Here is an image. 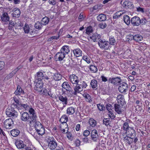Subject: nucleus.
Wrapping results in <instances>:
<instances>
[{
    "label": "nucleus",
    "instance_id": "nucleus-1",
    "mask_svg": "<svg viewBox=\"0 0 150 150\" xmlns=\"http://www.w3.org/2000/svg\"><path fill=\"white\" fill-rule=\"evenodd\" d=\"M17 112L14 108L11 107H8L6 110V114L9 117H12V118L17 117Z\"/></svg>",
    "mask_w": 150,
    "mask_h": 150
},
{
    "label": "nucleus",
    "instance_id": "nucleus-2",
    "mask_svg": "<svg viewBox=\"0 0 150 150\" xmlns=\"http://www.w3.org/2000/svg\"><path fill=\"white\" fill-rule=\"evenodd\" d=\"M98 44L100 48L105 50H108L109 48L108 42L105 40H100Z\"/></svg>",
    "mask_w": 150,
    "mask_h": 150
},
{
    "label": "nucleus",
    "instance_id": "nucleus-3",
    "mask_svg": "<svg viewBox=\"0 0 150 150\" xmlns=\"http://www.w3.org/2000/svg\"><path fill=\"white\" fill-rule=\"evenodd\" d=\"M35 90L39 92H42V90H40L43 87V83L42 81L35 80Z\"/></svg>",
    "mask_w": 150,
    "mask_h": 150
},
{
    "label": "nucleus",
    "instance_id": "nucleus-4",
    "mask_svg": "<svg viewBox=\"0 0 150 150\" xmlns=\"http://www.w3.org/2000/svg\"><path fill=\"white\" fill-rule=\"evenodd\" d=\"M128 89V84L125 82L121 83L118 88L119 91L122 93H125L127 92Z\"/></svg>",
    "mask_w": 150,
    "mask_h": 150
},
{
    "label": "nucleus",
    "instance_id": "nucleus-5",
    "mask_svg": "<svg viewBox=\"0 0 150 150\" xmlns=\"http://www.w3.org/2000/svg\"><path fill=\"white\" fill-rule=\"evenodd\" d=\"M29 112L30 113V120L28 121H29L30 123L31 124L32 122H34L36 121V119H37V117L35 113V110L33 108H30Z\"/></svg>",
    "mask_w": 150,
    "mask_h": 150
},
{
    "label": "nucleus",
    "instance_id": "nucleus-6",
    "mask_svg": "<svg viewBox=\"0 0 150 150\" xmlns=\"http://www.w3.org/2000/svg\"><path fill=\"white\" fill-rule=\"evenodd\" d=\"M122 81V80L119 77H111L109 78L108 82L109 83L113 84L114 85H118Z\"/></svg>",
    "mask_w": 150,
    "mask_h": 150
},
{
    "label": "nucleus",
    "instance_id": "nucleus-7",
    "mask_svg": "<svg viewBox=\"0 0 150 150\" xmlns=\"http://www.w3.org/2000/svg\"><path fill=\"white\" fill-rule=\"evenodd\" d=\"M48 146L51 150H54L57 146V144L54 138H51L50 141H48Z\"/></svg>",
    "mask_w": 150,
    "mask_h": 150
},
{
    "label": "nucleus",
    "instance_id": "nucleus-8",
    "mask_svg": "<svg viewBox=\"0 0 150 150\" xmlns=\"http://www.w3.org/2000/svg\"><path fill=\"white\" fill-rule=\"evenodd\" d=\"M91 134L92 139L94 142H97L99 137L98 131L93 129L92 130Z\"/></svg>",
    "mask_w": 150,
    "mask_h": 150
},
{
    "label": "nucleus",
    "instance_id": "nucleus-9",
    "mask_svg": "<svg viewBox=\"0 0 150 150\" xmlns=\"http://www.w3.org/2000/svg\"><path fill=\"white\" fill-rule=\"evenodd\" d=\"M62 87L67 91L69 93L71 94V93L73 92V90L68 82L65 81L63 82L62 84Z\"/></svg>",
    "mask_w": 150,
    "mask_h": 150
},
{
    "label": "nucleus",
    "instance_id": "nucleus-10",
    "mask_svg": "<svg viewBox=\"0 0 150 150\" xmlns=\"http://www.w3.org/2000/svg\"><path fill=\"white\" fill-rule=\"evenodd\" d=\"M125 133L126 134V136H127V137H133L136 136V133L135 130L132 127L129 128V129Z\"/></svg>",
    "mask_w": 150,
    "mask_h": 150
},
{
    "label": "nucleus",
    "instance_id": "nucleus-11",
    "mask_svg": "<svg viewBox=\"0 0 150 150\" xmlns=\"http://www.w3.org/2000/svg\"><path fill=\"white\" fill-rule=\"evenodd\" d=\"M4 126L5 127L8 129L11 128V126L13 125V121L11 118L6 119L4 122Z\"/></svg>",
    "mask_w": 150,
    "mask_h": 150
},
{
    "label": "nucleus",
    "instance_id": "nucleus-12",
    "mask_svg": "<svg viewBox=\"0 0 150 150\" xmlns=\"http://www.w3.org/2000/svg\"><path fill=\"white\" fill-rule=\"evenodd\" d=\"M140 18L138 16H134L131 20V22L133 26H138L140 24Z\"/></svg>",
    "mask_w": 150,
    "mask_h": 150
},
{
    "label": "nucleus",
    "instance_id": "nucleus-13",
    "mask_svg": "<svg viewBox=\"0 0 150 150\" xmlns=\"http://www.w3.org/2000/svg\"><path fill=\"white\" fill-rule=\"evenodd\" d=\"M76 85L74 88V91L73 90V92L71 94H73L74 95H76L77 93H80L82 91L83 89L81 88L79 84H76Z\"/></svg>",
    "mask_w": 150,
    "mask_h": 150
},
{
    "label": "nucleus",
    "instance_id": "nucleus-14",
    "mask_svg": "<svg viewBox=\"0 0 150 150\" xmlns=\"http://www.w3.org/2000/svg\"><path fill=\"white\" fill-rule=\"evenodd\" d=\"M65 56L64 53H63L61 51L57 52L55 55V58L56 60L59 61H61L64 58Z\"/></svg>",
    "mask_w": 150,
    "mask_h": 150
},
{
    "label": "nucleus",
    "instance_id": "nucleus-15",
    "mask_svg": "<svg viewBox=\"0 0 150 150\" xmlns=\"http://www.w3.org/2000/svg\"><path fill=\"white\" fill-rule=\"evenodd\" d=\"M15 144L18 149H23L26 146V145L24 144L23 141L20 140H17L16 141Z\"/></svg>",
    "mask_w": 150,
    "mask_h": 150
},
{
    "label": "nucleus",
    "instance_id": "nucleus-16",
    "mask_svg": "<svg viewBox=\"0 0 150 150\" xmlns=\"http://www.w3.org/2000/svg\"><path fill=\"white\" fill-rule=\"evenodd\" d=\"M117 98L119 104L122 106L125 104L124 96L123 95H119L117 96Z\"/></svg>",
    "mask_w": 150,
    "mask_h": 150
},
{
    "label": "nucleus",
    "instance_id": "nucleus-17",
    "mask_svg": "<svg viewBox=\"0 0 150 150\" xmlns=\"http://www.w3.org/2000/svg\"><path fill=\"white\" fill-rule=\"evenodd\" d=\"M69 79L70 81L73 84H77L79 82L78 77L74 74L70 75Z\"/></svg>",
    "mask_w": 150,
    "mask_h": 150
},
{
    "label": "nucleus",
    "instance_id": "nucleus-18",
    "mask_svg": "<svg viewBox=\"0 0 150 150\" xmlns=\"http://www.w3.org/2000/svg\"><path fill=\"white\" fill-rule=\"evenodd\" d=\"M123 6L126 8H132L134 7V5L130 1H126L124 2Z\"/></svg>",
    "mask_w": 150,
    "mask_h": 150
},
{
    "label": "nucleus",
    "instance_id": "nucleus-19",
    "mask_svg": "<svg viewBox=\"0 0 150 150\" xmlns=\"http://www.w3.org/2000/svg\"><path fill=\"white\" fill-rule=\"evenodd\" d=\"M130 37H131V39L132 38L134 40L137 42L140 41L143 39L142 36L139 34L136 35L134 36L130 35Z\"/></svg>",
    "mask_w": 150,
    "mask_h": 150
},
{
    "label": "nucleus",
    "instance_id": "nucleus-20",
    "mask_svg": "<svg viewBox=\"0 0 150 150\" xmlns=\"http://www.w3.org/2000/svg\"><path fill=\"white\" fill-rule=\"evenodd\" d=\"M1 19L2 21L7 22L9 21L10 17L7 13L4 12L1 16Z\"/></svg>",
    "mask_w": 150,
    "mask_h": 150
},
{
    "label": "nucleus",
    "instance_id": "nucleus-21",
    "mask_svg": "<svg viewBox=\"0 0 150 150\" xmlns=\"http://www.w3.org/2000/svg\"><path fill=\"white\" fill-rule=\"evenodd\" d=\"M30 116L29 115V114L27 112H24L21 115V120L24 121H26L28 120V119L30 120Z\"/></svg>",
    "mask_w": 150,
    "mask_h": 150
},
{
    "label": "nucleus",
    "instance_id": "nucleus-22",
    "mask_svg": "<svg viewBox=\"0 0 150 150\" xmlns=\"http://www.w3.org/2000/svg\"><path fill=\"white\" fill-rule=\"evenodd\" d=\"M13 12L12 14L13 17H19L21 14V11L18 8H14L13 10Z\"/></svg>",
    "mask_w": 150,
    "mask_h": 150
},
{
    "label": "nucleus",
    "instance_id": "nucleus-23",
    "mask_svg": "<svg viewBox=\"0 0 150 150\" xmlns=\"http://www.w3.org/2000/svg\"><path fill=\"white\" fill-rule=\"evenodd\" d=\"M59 100L61 101L63 104L66 105L67 104V98L66 96H63L61 95L58 96Z\"/></svg>",
    "mask_w": 150,
    "mask_h": 150
},
{
    "label": "nucleus",
    "instance_id": "nucleus-24",
    "mask_svg": "<svg viewBox=\"0 0 150 150\" xmlns=\"http://www.w3.org/2000/svg\"><path fill=\"white\" fill-rule=\"evenodd\" d=\"M44 75L43 73L41 72H38L36 74L35 80L42 81Z\"/></svg>",
    "mask_w": 150,
    "mask_h": 150
},
{
    "label": "nucleus",
    "instance_id": "nucleus-25",
    "mask_svg": "<svg viewBox=\"0 0 150 150\" xmlns=\"http://www.w3.org/2000/svg\"><path fill=\"white\" fill-rule=\"evenodd\" d=\"M122 106H121L119 104H114L115 109V111L118 114H121L122 113Z\"/></svg>",
    "mask_w": 150,
    "mask_h": 150
},
{
    "label": "nucleus",
    "instance_id": "nucleus-26",
    "mask_svg": "<svg viewBox=\"0 0 150 150\" xmlns=\"http://www.w3.org/2000/svg\"><path fill=\"white\" fill-rule=\"evenodd\" d=\"M37 119H36V121L34 122H32L33 123H34V127L36 130H38L43 127L39 121H37Z\"/></svg>",
    "mask_w": 150,
    "mask_h": 150
},
{
    "label": "nucleus",
    "instance_id": "nucleus-27",
    "mask_svg": "<svg viewBox=\"0 0 150 150\" xmlns=\"http://www.w3.org/2000/svg\"><path fill=\"white\" fill-rule=\"evenodd\" d=\"M68 120V117L67 116L64 115L62 116L59 120V121L61 122L62 124H65L66 126H67V122Z\"/></svg>",
    "mask_w": 150,
    "mask_h": 150
},
{
    "label": "nucleus",
    "instance_id": "nucleus-28",
    "mask_svg": "<svg viewBox=\"0 0 150 150\" xmlns=\"http://www.w3.org/2000/svg\"><path fill=\"white\" fill-rule=\"evenodd\" d=\"M60 51H61L63 53H64L65 54H67L70 52V50L68 46L65 45L62 47L60 50Z\"/></svg>",
    "mask_w": 150,
    "mask_h": 150
},
{
    "label": "nucleus",
    "instance_id": "nucleus-29",
    "mask_svg": "<svg viewBox=\"0 0 150 150\" xmlns=\"http://www.w3.org/2000/svg\"><path fill=\"white\" fill-rule=\"evenodd\" d=\"M107 18L105 15L101 13L97 16L98 21H103L106 20Z\"/></svg>",
    "mask_w": 150,
    "mask_h": 150
},
{
    "label": "nucleus",
    "instance_id": "nucleus-30",
    "mask_svg": "<svg viewBox=\"0 0 150 150\" xmlns=\"http://www.w3.org/2000/svg\"><path fill=\"white\" fill-rule=\"evenodd\" d=\"M73 52L74 56L77 57L80 56L82 54V51L79 48H77L73 50Z\"/></svg>",
    "mask_w": 150,
    "mask_h": 150
},
{
    "label": "nucleus",
    "instance_id": "nucleus-31",
    "mask_svg": "<svg viewBox=\"0 0 150 150\" xmlns=\"http://www.w3.org/2000/svg\"><path fill=\"white\" fill-rule=\"evenodd\" d=\"M24 91L22 90L21 87L19 86H18L17 89L14 92L15 94L16 95H20L21 94H24Z\"/></svg>",
    "mask_w": 150,
    "mask_h": 150
},
{
    "label": "nucleus",
    "instance_id": "nucleus-32",
    "mask_svg": "<svg viewBox=\"0 0 150 150\" xmlns=\"http://www.w3.org/2000/svg\"><path fill=\"white\" fill-rule=\"evenodd\" d=\"M53 78L55 81H59L62 79V76L59 73H55L53 76Z\"/></svg>",
    "mask_w": 150,
    "mask_h": 150
},
{
    "label": "nucleus",
    "instance_id": "nucleus-33",
    "mask_svg": "<svg viewBox=\"0 0 150 150\" xmlns=\"http://www.w3.org/2000/svg\"><path fill=\"white\" fill-rule=\"evenodd\" d=\"M124 141L128 143L129 145H130L133 142V137H127V136L125 137L124 138Z\"/></svg>",
    "mask_w": 150,
    "mask_h": 150
},
{
    "label": "nucleus",
    "instance_id": "nucleus-34",
    "mask_svg": "<svg viewBox=\"0 0 150 150\" xmlns=\"http://www.w3.org/2000/svg\"><path fill=\"white\" fill-rule=\"evenodd\" d=\"M101 38V36L97 33L93 34L92 36L90 37L91 39H92L93 42L96 41L97 39L99 40Z\"/></svg>",
    "mask_w": 150,
    "mask_h": 150
},
{
    "label": "nucleus",
    "instance_id": "nucleus-35",
    "mask_svg": "<svg viewBox=\"0 0 150 150\" xmlns=\"http://www.w3.org/2000/svg\"><path fill=\"white\" fill-rule=\"evenodd\" d=\"M83 96L86 99V101L91 103L92 102V99L91 96L86 93H84L83 94Z\"/></svg>",
    "mask_w": 150,
    "mask_h": 150
},
{
    "label": "nucleus",
    "instance_id": "nucleus-36",
    "mask_svg": "<svg viewBox=\"0 0 150 150\" xmlns=\"http://www.w3.org/2000/svg\"><path fill=\"white\" fill-rule=\"evenodd\" d=\"M123 20L125 23L127 25H129L131 22L129 17L127 15H124L123 16Z\"/></svg>",
    "mask_w": 150,
    "mask_h": 150
},
{
    "label": "nucleus",
    "instance_id": "nucleus-37",
    "mask_svg": "<svg viewBox=\"0 0 150 150\" xmlns=\"http://www.w3.org/2000/svg\"><path fill=\"white\" fill-rule=\"evenodd\" d=\"M20 133V131L17 129H14L11 131V135L14 137L17 136Z\"/></svg>",
    "mask_w": 150,
    "mask_h": 150
},
{
    "label": "nucleus",
    "instance_id": "nucleus-38",
    "mask_svg": "<svg viewBox=\"0 0 150 150\" xmlns=\"http://www.w3.org/2000/svg\"><path fill=\"white\" fill-rule=\"evenodd\" d=\"M90 84L93 88H96L97 86V81L95 79H93L91 81Z\"/></svg>",
    "mask_w": 150,
    "mask_h": 150
},
{
    "label": "nucleus",
    "instance_id": "nucleus-39",
    "mask_svg": "<svg viewBox=\"0 0 150 150\" xmlns=\"http://www.w3.org/2000/svg\"><path fill=\"white\" fill-rule=\"evenodd\" d=\"M49 18L48 17H45L42 18L41 21V23H42V24L46 25L49 23Z\"/></svg>",
    "mask_w": 150,
    "mask_h": 150
},
{
    "label": "nucleus",
    "instance_id": "nucleus-40",
    "mask_svg": "<svg viewBox=\"0 0 150 150\" xmlns=\"http://www.w3.org/2000/svg\"><path fill=\"white\" fill-rule=\"evenodd\" d=\"M75 109L72 107H70L67 108V113L69 114H72L75 112Z\"/></svg>",
    "mask_w": 150,
    "mask_h": 150
},
{
    "label": "nucleus",
    "instance_id": "nucleus-41",
    "mask_svg": "<svg viewBox=\"0 0 150 150\" xmlns=\"http://www.w3.org/2000/svg\"><path fill=\"white\" fill-rule=\"evenodd\" d=\"M88 122L90 125L92 127L96 126V121L92 118H91L89 120Z\"/></svg>",
    "mask_w": 150,
    "mask_h": 150
},
{
    "label": "nucleus",
    "instance_id": "nucleus-42",
    "mask_svg": "<svg viewBox=\"0 0 150 150\" xmlns=\"http://www.w3.org/2000/svg\"><path fill=\"white\" fill-rule=\"evenodd\" d=\"M36 131L39 135L41 136L43 135L45 133V128L44 127L39 129L38 130H37Z\"/></svg>",
    "mask_w": 150,
    "mask_h": 150
},
{
    "label": "nucleus",
    "instance_id": "nucleus-43",
    "mask_svg": "<svg viewBox=\"0 0 150 150\" xmlns=\"http://www.w3.org/2000/svg\"><path fill=\"white\" fill-rule=\"evenodd\" d=\"M42 23L39 22H37L35 24L34 26L36 29L40 30L42 27Z\"/></svg>",
    "mask_w": 150,
    "mask_h": 150
},
{
    "label": "nucleus",
    "instance_id": "nucleus-44",
    "mask_svg": "<svg viewBox=\"0 0 150 150\" xmlns=\"http://www.w3.org/2000/svg\"><path fill=\"white\" fill-rule=\"evenodd\" d=\"M90 69L93 73H96L98 71V69L96 67L92 65L90 66Z\"/></svg>",
    "mask_w": 150,
    "mask_h": 150
},
{
    "label": "nucleus",
    "instance_id": "nucleus-45",
    "mask_svg": "<svg viewBox=\"0 0 150 150\" xmlns=\"http://www.w3.org/2000/svg\"><path fill=\"white\" fill-rule=\"evenodd\" d=\"M109 120V118H104L103 120V124L106 126L109 125V124L110 123V121Z\"/></svg>",
    "mask_w": 150,
    "mask_h": 150
},
{
    "label": "nucleus",
    "instance_id": "nucleus-46",
    "mask_svg": "<svg viewBox=\"0 0 150 150\" xmlns=\"http://www.w3.org/2000/svg\"><path fill=\"white\" fill-rule=\"evenodd\" d=\"M123 128V129L126 132L127 130L129 129V128L131 127H129V125L127 122H125L124 123Z\"/></svg>",
    "mask_w": 150,
    "mask_h": 150
},
{
    "label": "nucleus",
    "instance_id": "nucleus-47",
    "mask_svg": "<svg viewBox=\"0 0 150 150\" xmlns=\"http://www.w3.org/2000/svg\"><path fill=\"white\" fill-rule=\"evenodd\" d=\"M97 106L98 109L100 111L104 110L105 109L104 106L103 105L101 104H98Z\"/></svg>",
    "mask_w": 150,
    "mask_h": 150
},
{
    "label": "nucleus",
    "instance_id": "nucleus-48",
    "mask_svg": "<svg viewBox=\"0 0 150 150\" xmlns=\"http://www.w3.org/2000/svg\"><path fill=\"white\" fill-rule=\"evenodd\" d=\"M93 30L92 27L91 26H89L86 29V33L87 34H89L91 33H92Z\"/></svg>",
    "mask_w": 150,
    "mask_h": 150
},
{
    "label": "nucleus",
    "instance_id": "nucleus-49",
    "mask_svg": "<svg viewBox=\"0 0 150 150\" xmlns=\"http://www.w3.org/2000/svg\"><path fill=\"white\" fill-rule=\"evenodd\" d=\"M24 30L25 33H28L29 32L30 28L29 26L27 24H26L24 27Z\"/></svg>",
    "mask_w": 150,
    "mask_h": 150
},
{
    "label": "nucleus",
    "instance_id": "nucleus-50",
    "mask_svg": "<svg viewBox=\"0 0 150 150\" xmlns=\"http://www.w3.org/2000/svg\"><path fill=\"white\" fill-rule=\"evenodd\" d=\"M147 22V20L145 18H142L141 19H140V24H141L142 25H144Z\"/></svg>",
    "mask_w": 150,
    "mask_h": 150
},
{
    "label": "nucleus",
    "instance_id": "nucleus-51",
    "mask_svg": "<svg viewBox=\"0 0 150 150\" xmlns=\"http://www.w3.org/2000/svg\"><path fill=\"white\" fill-rule=\"evenodd\" d=\"M115 41L113 37H110L109 39L110 44L111 45H114Z\"/></svg>",
    "mask_w": 150,
    "mask_h": 150
},
{
    "label": "nucleus",
    "instance_id": "nucleus-52",
    "mask_svg": "<svg viewBox=\"0 0 150 150\" xmlns=\"http://www.w3.org/2000/svg\"><path fill=\"white\" fill-rule=\"evenodd\" d=\"M40 90H42V92H40V93H41L42 94H43L44 95H47L48 94V91L45 89V88H42V89H41Z\"/></svg>",
    "mask_w": 150,
    "mask_h": 150
},
{
    "label": "nucleus",
    "instance_id": "nucleus-53",
    "mask_svg": "<svg viewBox=\"0 0 150 150\" xmlns=\"http://www.w3.org/2000/svg\"><path fill=\"white\" fill-rule=\"evenodd\" d=\"M15 74V73H14L12 71L5 78L7 79H9L10 78H12Z\"/></svg>",
    "mask_w": 150,
    "mask_h": 150
},
{
    "label": "nucleus",
    "instance_id": "nucleus-54",
    "mask_svg": "<svg viewBox=\"0 0 150 150\" xmlns=\"http://www.w3.org/2000/svg\"><path fill=\"white\" fill-rule=\"evenodd\" d=\"M83 59L86 61L87 63H89L90 62V60L89 58L86 56H83Z\"/></svg>",
    "mask_w": 150,
    "mask_h": 150
},
{
    "label": "nucleus",
    "instance_id": "nucleus-55",
    "mask_svg": "<svg viewBox=\"0 0 150 150\" xmlns=\"http://www.w3.org/2000/svg\"><path fill=\"white\" fill-rule=\"evenodd\" d=\"M107 24L105 23H101L99 25V27L100 28L103 29L107 26Z\"/></svg>",
    "mask_w": 150,
    "mask_h": 150
},
{
    "label": "nucleus",
    "instance_id": "nucleus-56",
    "mask_svg": "<svg viewBox=\"0 0 150 150\" xmlns=\"http://www.w3.org/2000/svg\"><path fill=\"white\" fill-rule=\"evenodd\" d=\"M90 134V132L89 131V130H85L83 133V135L85 137H87L88 136V135H89Z\"/></svg>",
    "mask_w": 150,
    "mask_h": 150
},
{
    "label": "nucleus",
    "instance_id": "nucleus-57",
    "mask_svg": "<svg viewBox=\"0 0 150 150\" xmlns=\"http://www.w3.org/2000/svg\"><path fill=\"white\" fill-rule=\"evenodd\" d=\"M21 107H23L24 109H25V110L28 109L29 108V106L27 104H21Z\"/></svg>",
    "mask_w": 150,
    "mask_h": 150
},
{
    "label": "nucleus",
    "instance_id": "nucleus-58",
    "mask_svg": "<svg viewBox=\"0 0 150 150\" xmlns=\"http://www.w3.org/2000/svg\"><path fill=\"white\" fill-rule=\"evenodd\" d=\"M67 137L70 140H72L73 139V136L70 132H67Z\"/></svg>",
    "mask_w": 150,
    "mask_h": 150
},
{
    "label": "nucleus",
    "instance_id": "nucleus-59",
    "mask_svg": "<svg viewBox=\"0 0 150 150\" xmlns=\"http://www.w3.org/2000/svg\"><path fill=\"white\" fill-rule=\"evenodd\" d=\"M108 112L109 113L108 114L109 116L112 119H114L115 117V116L114 114L112 112V111H109Z\"/></svg>",
    "mask_w": 150,
    "mask_h": 150
},
{
    "label": "nucleus",
    "instance_id": "nucleus-60",
    "mask_svg": "<svg viewBox=\"0 0 150 150\" xmlns=\"http://www.w3.org/2000/svg\"><path fill=\"white\" fill-rule=\"evenodd\" d=\"M81 83V84H80V85H81V88L83 89V88H86L87 86L86 83L84 81H83Z\"/></svg>",
    "mask_w": 150,
    "mask_h": 150
},
{
    "label": "nucleus",
    "instance_id": "nucleus-61",
    "mask_svg": "<svg viewBox=\"0 0 150 150\" xmlns=\"http://www.w3.org/2000/svg\"><path fill=\"white\" fill-rule=\"evenodd\" d=\"M137 11L139 12H141L143 13L144 12V9L141 8L139 7H138L136 8Z\"/></svg>",
    "mask_w": 150,
    "mask_h": 150
},
{
    "label": "nucleus",
    "instance_id": "nucleus-62",
    "mask_svg": "<svg viewBox=\"0 0 150 150\" xmlns=\"http://www.w3.org/2000/svg\"><path fill=\"white\" fill-rule=\"evenodd\" d=\"M5 63L4 62L0 61V70H2L4 67Z\"/></svg>",
    "mask_w": 150,
    "mask_h": 150
},
{
    "label": "nucleus",
    "instance_id": "nucleus-63",
    "mask_svg": "<svg viewBox=\"0 0 150 150\" xmlns=\"http://www.w3.org/2000/svg\"><path fill=\"white\" fill-rule=\"evenodd\" d=\"M101 79L102 81L103 82H106L108 81L107 78L106 77H105L103 75L101 76Z\"/></svg>",
    "mask_w": 150,
    "mask_h": 150
},
{
    "label": "nucleus",
    "instance_id": "nucleus-64",
    "mask_svg": "<svg viewBox=\"0 0 150 150\" xmlns=\"http://www.w3.org/2000/svg\"><path fill=\"white\" fill-rule=\"evenodd\" d=\"M111 104H108L106 106V109L108 110V112L109 111H112V110L111 109Z\"/></svg>",
    "mask_w": 150,
    "mask_h": 150
}]
</instances>
